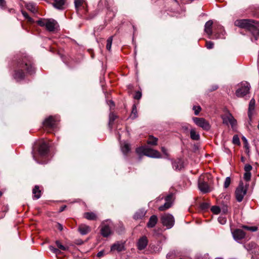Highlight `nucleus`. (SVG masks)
<instances>
[{
  "label": "nucleus",
  "instance_id": "obj_44",
  "mask_svg": "<svg viewBox=\"0 0 259 259\" xmlns=\"http://www.w3.org/2000/svg\"><path fill=\"white\" fill-rule=\"evenodd\" d=\"M50 250L53 252L56 253V254H59L60 252V251L59 249L56 248L52 246H50L49 247Z\"/></svg>",
  "mask_w": 259,
  "mask_h": 259
},
{
  "label": "nucleus",
  "instance_id": "obj_60",
  "mask_svg": "<svg viewBox=\"0 0 259 259\" xmlns=\"http://www.w3.org/2000/svg\"><path fill=\"white\" fill-rule=\"evenodd\" d=\"M66 206L65 205L62 206L60 209V211H63L66 208Z\"/></svg>",
  "mask_w": 259,
  "mask_h": 259
},
{
  "label": "nucleus",
  "instance_id": "obj_3",
  "mask_svg": "<svg viewBox=\"0 0 259 259\" xmlns=\"http://www.w3.org/2000/svg\"><path fill=\"white\" fill-rule=\"evenodd\" d=\"M37 24L40 26H45L50 32L57 30L59 26L57 22L53 19H40L37 21Z\"/></svg>",
  "mask_w": 259,
  "mask_h": 259
},
{
  "label": "nucleus",
  "instance_id": "obj_47",
  "mask_svg": "<svg viewBox=\"0 0 259 259\" xmlns=\"http://www.w3.org/2000/svg\"><path fill=\"white\" fill-rule=\"evenodd\" d=\"M214 44L211 41H207L206 42V47L208 49H212L213 47Z\"/></svg>",
  "mask_w": 259,
  "mask_h": 259
},
{
  "label": "nucleus",
  "instance_id": "obj_16",
  "mask_svg": "<svg viewBox=\"0 0 259 259\" xmlns=\"http://www.w3.org/2000/svg\"><path fill=\"white\" fill-rule=\"evenodd\" d=\"M233 237L236 241L243 239L245 236V232L240 229H236L233 231H232Z\"/></svg>",
  "mask_w": 259,
  "mask_h": 259
},
{
  "label": "nucleus",
  "instance_id": "obj_53",
  "mask_svg": "<svg viewBox=\"0 0 259 259\" xmlns=\"http://www.w3.org/2000/svg\"><path fill=\"white\" fill-rule=\"evenodd\" d=\"M105 254V252L104 250H101L98 252L97 256L99 257H102Z\"/></svg>",
  "mask_w": 259,
  "mask_h": 259
},
{
  "label": "nucleus",
  "instance_id": "obj_48",
  "mask_svg": "<svg viewBox=\"0 0 259 259\" xmlns=\"http://www.w3.org/2000/svg\"><path fill=\"white\" fill-rule=\"evenodd\" d=\"M252 168V166L249 164H246L244 166V170L245 172H250Z\"/></svg>",
  "mask_w": 259,
  "mask_h": 259
},
{
  "label": "nucleus",
  "instance_id": "obj_7",
  "mask_svg": "<svg viewBox=\"0 0 259 259\" xmlns=\"http://www.w3.org/2000/svg\"><path fill=\"white\" fill-rule=\"evenodd\" d=\"M250 88V84L248 82L242 83L240 88L236 91V96L239 98L243 97L249 93Z\"/></svg>",
  "mask_w": 259,
  "mask_h": 259
},
{
  "label": "nucleus",
  "instance_id": "obj_36",
  "mask_svg": "<svg viewBox=\"0 0 259 259\" xmlns=\"http://www.w3.org/2000/svg\"><path fill=\"white\" fill-rule=\"evenodd\" d=\"M111 225H113L112 221L110 220H107L102 222L101 227H110Z\"/></svg>",
  "mask_w": 259,
  "mask_h": 259
},
{
  "label": "nucleus",
  "instance_id": "obj_19",
  "mask_svg": "<svg viewBox=\"0 0 259 259\" xmlns=\"http://www.w3.org/2000/svg\"><path fill=\"white\" fill-rule=\"evenodd\" d=\"M146 211L144 209H140L134 215L133 218L136 220L142 219L145 215Z\"/></svg>",
  "mask_w": 259,
  "mask_h": 259
},
{
  "label": "nucleus",
  "instance_id": "obj_4",
  "mask_svg": "<svg viewBox=\"0 0 259 259\" xmlns=\"http://www.w3.org/2000/svg\"><path fill=\"white\" fill-rule=\"evenodd\" d=\"M136 152L139 154H143L152 158H160L161 157L158 151L149 148L139 147L137 148Z\"/></svg>",
  "mask_w": 259,
  "mask_h": 259
},
{
  "label": "nucleus",
  "instance_id": "obj_59",
  "mask_svg": "<svg viewBox=\"0 0 259 259\" xmlns=\"http://www.w3.org/2000/svg\"><path fill=\"white\" fill-rule=\"evenodd\" d=\"M119 229L117 230L116 231L119 234H121L122 233V232L123 231V230L124 228H118Z\"/></svg>",
  "mask_w": 259,
  "mask_h": 259
},
{
  "label": "nucleus",
  "instance_id": "obj_10",
  "mask_svg": "<svg viewBox=\"0 0 259 259\" xmlns=\"http://www.w3.org/2000/svg\"><path fill=\"white\" fill-rule=\"evenodd\" d=\"M161 219L164 226L172 227L175 224L174 217L170 214H165L162 215Z\"/></svg>",
  "mask_w": 259,
  "mask_h": 259
},
{
  "label": "nucleus",
  "instance_id": "obj_43",
  "mask_svg": "<svg viewBox=\"0 0 259 259\" xmlns=\"http://www.w3.org/2000/svg\"><path fill=\"white\" fill-rule=\"evenodd\" d=\"M233 143L236 145L240 144V140L238 136L234 135L233 137Z\"/></svg>",
  "mask_w": 259,
  "mask_h": 259
},
{
  "label": "nucleus",
  "instance_id": "obj_15",
  "mask_svg": "<svg viewBox=\"0 0 259 259\" xmlns=\"http://www.w3.org/2000/svg\"><path fill=\"white\" fill-rule=\"evenodd\" d=\"M148 240L146 236H143L140 237L137 242V247L139 250L145 249L148 245Z\"/></svg>",
  "mask_w": 259,
  "mask_h": 259
},
{
  "label": "nucleus",
  "instance_id": "obj_6",
  "mask_svg": "<svg viewBox=\"0 0 259 259\" xmlns=\"http://www.w3.org/2000/svg\"><path fill=\"white\" fill-rule=\"evenodd\" d=\"M247 187H244L243 183L240 182L235 191V197L239 202H241L244 196L246 194Z\"/></svg>",
  "mask_w": 259,
  "mask_h": 259
},
{
  "label": "nucleus",
  "instance_id": "obj_42",
  "mask_svg": "<svg viewBox=\"0 0 259 259\" xmlns=\"http://www.w3.org/2000/svg\"><path fill=\"white\" fill-rule=\"evenodd\" d=\"M251 178L250 172H245L244 174V179L246 181H250Z\"/></svg>",
  "mask_w": 259,
  "mask_h": 259
},
{
  "label": "nucleus",
  "instance_id": "obj_28",
  "mask_svg": "<svg viewBox=\"0 0 259 259\" xmlns=\"http://www.w3.org/2000/svg\"><path fill=\"white\" fill-rule=\"evenodd\" d=\"M121 151L124 154H127L130 151V145L126 143H124L121 146Z\"/></svg>",
  "mask_w": 259,
  "mask_h": 259
},
{
  "label": "nucleus",
  "instance_id": "obj_11",
  "mask_svg": "<svg viewBox=\"0 0 259 259\" xmlns=\"http://www.w3.org/2000/svg\"><path fill=\"white\" fill-rule=\"evenodd\" d=\"M125 241H119L115 242L111 246L110 251L119 252L124 251L125 250Z\"/></svg>",
  "mask_w": 259,
  "mask_h": 259
},
{
  "label": "nucleus",
  "instance_id": "obj_29",
  "mask_svg": "<svg viewBox=\"0 0 259 259\" xmlns=\"http://www.w3.org/2000/svg\"><path fill=\"white\" fill-rule=\"evenodd\" d=\"M158 139L152 136H149L147 141V143L152 145H156L157 144Z\"/></svg>",
  "mask_w": 259,
  "mask_h": 259
},
{
  "label": "nucleus",
  "instance_id": "obj_41",
  "mask_svg": "<svg viewBox=\"0 0 259 259\" xmlns=\"http://www.w3.org/2000/svg\"><path fill=\"white\" fill-rule=\"evenodd\" d=\"M254 105H255V100L253 99H252L249 102V110L250 111L251 110H253L254 108Z\"/></svg>",
  "mask_w": 259,
  "mask_h": 259
},
{
  "label": "nucleus",
  "instance_id": "obj_55",
  "mask_svg": "<svg viewBox=\"0 0 259 259\" xmlns=\"http://www.w3.org/2000/svg\"><path fill=\"white\" fill-rule=\"evenodd\" d=\"M108 104L109 105L111 109L114 107V103L112 100L108 101Z\"/></svg>",
  "mask_w": 259,
  "mask_h": 259
},
{
  "label": "nucleus",
  "instance_id": "obj_8",
  "mask_svg": "<svg viewBox=\"0 0 259 259\" xmlns=\"http://www.w3.org/2000/svg\"><path fill=\"white\" fill-rule=\"evenodd\" d=\"M194 123L203 130L208 131L210 128L209 123L203 118L194 117L193 118Z\"/></svg>",
  "mask_w": 259,
  "mask_h": 259
},
{
  "label": "nucleus",
  "instance_id": "obj_56",
  "mask_svg": "<svg viewBox=\"0 0 259 259\" xmlns=\"http://www.w3.org/2000/svg\"><path fill=\"white\" fill-rule=\"evenodd\" d=\"M246 229L247 230H249L251 232H255L257 230L258 228H244Z\"/></svg>",
  "mask_w": 259,
  "mask_h": 259
},
{
  "label": "nucleus",
  "instance_id": "obj_9",
  "mask_svg": "<svg viewBox=\"0 0 259 259\" xmlns=\"http://www.w3.org/2000/svg\"><path fill=\"white\" fill-rule=\"evenodd\" d=\"M205 176H201L198 180V188L201 192L206 193L210 191V188L208 184L204 181Z\"/></svg>",
  "mask_w": 259,
  "mask_h": 259
},
{
  "label": "nucleus",
  "instance_id": "obj_17",
  "mask_svg": "<svg viewBox=\"0 0 259 259\" xmlns=\"http://www.w3.org/2000/svg\"><path fill=\"white\" fill-rule=\"evenodd\" d=\"M212 24L213 21L212 20H209L205 23L204 25V31L209 38H210L213 33L212 30Z\"/></svg>",
  "mask_w": 259,
  "mask_h": 259
},
{
  "label": "nucleus",
  "instance_id": "obj_58",
  "mask_svg": "<svg viewBox=\"0 0 259 259\" xmlns=\"http://www.w3.org/2000/svg\"><path fill=\"white\" fill-rule=\"evenodd\" d=\"M221 211H222V212L224 213H226L228 211V209H227V206H224L222 209H221Z\"/></svg>",
  "mask_w": 259,
  "mask_h": 259
},
{
  "label": "nucleus",
  "instance_id": "obj_23",
  "mask_svg": "<svg viewBox=\"0 0 259 259\" xmlns=\"http://www.w3.org/2000/svg\"><path fill=\"white\" fill-rule=\"evenodd\" d=\"M32 193L33 194V197L35 199H38L40 197L41 191L38 186H35L34 188L32 190Z\"/></svg>",
  "mask_w": 259,
  "mask_h": 259
},
{
  "label": "nucleus",
  "instance_id": "obj_61",
  "mask_svg": "<svg viewBox=\"0 0 259 259\" xmlns=\"http://www.w3.org/2000/svg\"><path fill=\"white\" fill-rule=\"evenodd\" d=\"M161 150L164 154H166V149L164 147L161 148Z\"/></svg>",
  "mask_w": 259,
  "mask_h": 259
},
{
  "label": "nucleus",
  "instance_id": "obj_35",
  "mask_svg": "<svg viewBox=\"0 0 259 259\" xmlns=\"http://www.w3.org/2000/svg\"><path fill=\"white\" fill-rule=\"evenodd\" d=\"M210 209L215 214H218L221 211V209L218 206H213Z\"/></svg>",
  "mask_w": 259,
  "mask_h": 259
},
{
  "label": "nucleus",
  "instance_id": "obj_64",
  "mask_svg": "<svg viewBox=\"0 0 259 259\" xmlns=\"http://www.w3.org/2000/svg\"><path fill=\"white\" fill-rule=\"evenodd\" d=\"M218 88V87H215V88L213 89V90H216Z\"/></svg>",
  "mask_w": 259,
  "mask_h": 259
},
{
  "label": "nucleus",
  "instance_id": "obj_26",
  "mask_svg": "<svg viewBox=\"0 0 259 259\" xmlns=\"http://www.w3.org/2000/svg\"><path fill=\"white\" fill-rule=\"evenodd\" d=\"M84 217L89 220H95L97 218L96 214L93 212H87L84 213Z\"/></svg>",
  "mask_w": 259,
  "mask_h": 259
},
{
  "label": "nucleus",
  "instance_id": "obj_50",
  "mask_svg": "<svg viewBox=\"0 0 259 259\" xmlns=\"http://www.w3.org/2000/svg\"><path fill=\"white\" fill-rule=\"evenodd\" d=\"M218 221L221 225H224L226 222V219L225 218L220 217L218 218Z\"/></svg>",
  "mask_w": 259,
  "mask_h": 259
},
{
  "label": "nucleus",
  "instance_id": "obj_45",
  "mask_svg": "<svg viewBox=\"0 0 259 259\" xmlns=\"http://www.w3.org/2000/svg\"><path fill=\"white\" fill-rule=\"evenodd\" d=\"M162 230L160 228H157V229H154V235L155 236H159L162 234Z\"/></svg>",
  "mask_w": 259,
  "mask_h": 259
},
{
  "label": "nucleus",
  "instance_id": "obj_2",
  "mask_svg": "<svg viewBox=\"0 0 259 259\" xmlns=\"http://www.w3.org/2000/svg\"><path fill=\"white\" fill-rule=\"evenodd\" d=\"M18 70L15 72L14 78L17 80H21L24 78L23 70H25L30 74L35 72V68L32 65L31 60L25 56L21 62L18 63Z\"/></svg>",
  "mask_w": 259,
  "mask_h": 259
},
{
  "label": "nucleus",
  "instance_id": "obj_5",
  "mask_svg": "<svg viewBox=\"0 0 259 259\" xmlns=\"http://www.w3.org/2000/svg\"><path fill=\"white\" fill-rule=\"evenodd\" d=\"M59 119L57 116H50L43 122L44 127L46 129H55L57 127V122Z\"/></svg>",
  "mask_w": 259,
  "mask_h": 259
},
{
  "label": "nucleus",
  "instance_id": "obj_32",
  "mask_svg": "<svg viewBox=\"0 0 259 259\" xmlns=\"http://www.w3.org/2000/svg\"><path fill=\"white\" fill-rule=\"evenodd\" d=\"M113 41V36L109 37L107 40L106 49L108 51H110L111 49V46Z\"/></svg>",
  "mask_w": 259,
  "mask_h": 259
},
{
  "label": "nucleus",
  "instance_id": "obj_54",
  "mask_svg": "<svg viewBox=\"0 0 259 259\" xmlns=\"http://www.w3.org/2000/svg\"><path fill=\"white\" fill-rule=\"evenodd\" d=\"M22 14L26 19L31 20V18L29 17L28 14L26 12L22 11Z\"/></svg>",
  "mask_w": 259,
  "mask_h": 259
},
{
  "label": "nucleus",
  "instance_id": "obj_13",
  "mask_svg": "<svg viewBox=\"0 0 259 259\" xmlns=\"http://www.w3.org/2000/svg\"><path fill=\"white\" fill-rule=\"evenodd\" d=\"M213 33V38L218 39L225 38V31L223 27L220 24H218L215 26Z\"/></svg>",
  "mask_w": 259,
  "mask_h": 259
},
{
  "label": "nucleus",
  "instance_id": "obj_62",
  "mask_svg": "<svg viewBox=\"0 0 259 259\" xmlns=\"http://www.w3.org/2000/svg\"><path fill=\"white\" fill-rule=\"evenodd\" d=\"M60 231H62L63 230V228H59Z\"/></svg>",
  "mask_w": 259,
  "mask_h": 259
},
{
  "label": "nucleus",
  "instance_id": "obj_24",
  "mask_svg": "<svg viewBox=\"0 0 259 259\" xmlns=\"http://www.w3.org/2000/svg\"><path fill=\"white\" fill-rule=\"evenodd\" d=\"M183 166V162L180 159H178L172 162V167L176 170H180Z\"/></svg>",
  "mask_w": 259,
  "mask_h": 259
},
{
  "label": "nucleus",
  "instance_id": "obj_27",
  "mask_svg": "<svg viewBox=\"0 0 259 259\" xmlns=\"http://www.w3.org/2000/svg\"><path fill=\"white\" fill-rule=\"evenodd\" d=\"M25 7L28 10L31 11L33 13H35L37 11L35 5L32 3L26 4Z\"/></svg>",
  "mask_w": 259,
  "mask_h": 259
},
{
  "label": "nucleus",
  "instance_id": "obj_34",
  "mask_svg": "<svg viewBox=\"0 0 259 259\" xmlns=\"http://www.w3.org/2000/svg\"><path fill=\"white\" fill-rule=\"evenodd\" d=\"M131 117L132 118H135L137 117V110L136 106L135 104L133 106Z\"/></svg>",
  "mask_w": 259,
  "mask_h": 259
},
{
  "label": "nucleus",
  "instance_id": "obj_40",
  "mask_svg": "<svg viewBox=\"0 0 259 259\" xmlns=\"http://www.w3.org/2000/svg\"><path fill=\"white\" fill-rule=\"evenodd\" d=\"M201 109V108L199 106H194L193 107V110L194 111V113L196 115H197L199 113Z\"/></svg>",
  "mask_w": 259,
  "mask_h": 259
},
{
  "label": "nucleus",
  "instance_id": "obj_33",
  "mask_svg": "<svg viewBox=\"0 0 259 259\" xmlns=\"http://www.w3.org/2000/svg\"><path fill=\"white\" fill-rule=\"evenodd\" d=\"M210 205L209 202H204L200 204V207L203 210H206L209 207Z\"/></svg>",
  "mask_w": 259,
  "mask_h": 259
},
{
  "label": "nucleus",
  "instance_id": "obj_63",
  "mask_svg": "<svg viewBox=\"0 0 259 259\" xmlns=\"http://www.w3.org/2000/svg\"><path fill=\"white\" fill-rule=\"evenodd\" d=\"M241 160L242 161H244V158L243 157H241Z\"/></svg>",
  "mask_w": 259,
  "mask_h": 259
},
{
  "label": "nucleus",
  "instance_id": "obj_57",
  "mask_svg": "<svg viewBox=\"0 0 259 259\" xmlns=\"http://www.w3.org/2000/svg\"><path fill=\"white\" fill-rule=\"evenodd\" d=\"M242 140H243V142H244L245 147H246L247 148H248V144L247 139L244 137H243L242 138Z\"/></svg>",
  "mask_w": 259,
  "mask_h": 259
},
{
  "label": "nucleus",
  "instance_id": "obj_25",
  "mask_svg": "<svg viewBox=\"0 0 259 259\" xmlns=\"http://www.w3.org/2000/svg\"><path fill=\"white\" fill-rule=\"evenodd\" d=\"M190 138L191 139L193 140L197 141L200 139V136L198 133H197L195 130L194 128H192L190 130Z\"/></svg>",
  "mask_w": 259,
  "mask_h": 259
},
{
  "label": "nucleus",
  "instance_id": "obj_21",
  "mask_svg": "<svg viewBox=\"0 0 259 259\" xmlns=\"http://www.w3.org/2000/svg\"><path fill=\"white\" fill-rule=\"evenodd\" d=\"M158 221V218L156 215H152L147 224V227H155Z\"/></svg>",
  "mask_w": 259,
  "mask_h": 259
},
{
  "label": "nucleus",
  "instance_id": "obj_52",
  "mask_svg": "<svg viewBox=\"0 0 259 259\" xmlns=\"http://www.w3.org/2000/svg\"><path fill=\"white\" fill-rule=\"evenodd\" d=\"M142 97V94L140 92H137L134 96V98L135 99L139 100Z\"/></svg>",
  "mask_w": 259,
  "mask_h": 259
},
{
  "label": "nucleus",
  "instance_id": "obj_37",
  "mask_svg": "<svg viewBox=\"0 0 259 259\" xmlns=\"http://www.w3.org/2000/svg\"><path fill=\"white\" fill-rule=\"evenodd\" d=\"M189 124L185 123L182 125L181 130L184 133H187L189 130Z\"/></svg>",
  "mask_w": 259,
  "mask_h": 259
},
{
  "label": "nucleus",
  "instance_id": "obj_20",
  "mask_svg": "<svg viewBox=\"0 0 259 259\" xmlns=\"http://www.w3.org/2000/svg\"><path fill=\"white\" fill-rule=\"evenodd\" d=\"M101 234L104 237H108L112 234L110 228H101Z\"/></svg>",
  "mask_w": 259,
  "mask_h": 259
},
{
  "label": "nucleus",
  "instance_id": "obj_51",
  "mask_svg": "<svg viewBox=\"0 0 259 259\" xmlns=\"http://www.w3.org/2000/svg\"><path fill=\"white\" fill-rule=\"evenodd\" d=\"M73 242L74 244L78 245H82L83 243V241L81 239H75Z\"/></svg>",
  "mask_w": 259,
  "mask_h": 259
},
{
  "label": "nucleus",
  "instance_id": "obj_1",
  "mask_svg": "<svg viewBox=\"0 0 259 259\" xmlns=\"http://www.w3.org/2000/svg\"><path fill=\"white\" fill-rule=\"evenodd\" d=\"M234 24L239 27L246 29L249 30L253 36L251 38V41H256L259 36V22H255L250 19L237 20Z\"/></svg>",
  "mask_w": 259,
  "mask_h": 259
},
{
  "label": "nucleus",
  "instance_id": "obj_46",
  "mask_svg": "<svg viewBox=\"0 0 259 259\" xmlns=\"http://www.w3.org/2000/svg\"><path fill=\"white\" fill-rule=\"evenodd\" d=\"M83 0H74V5L75 8L77 9L80 7L83 3Z\"/></svg>",
  "mask_w": 259,
  "mask_h": 259
},
{
  "label": "nucleus",
  "instance_id": "obj_30",
  "mask_svg": "<svg viewBox=\"0 0 259 259\" xmlns=\"http://www.w3.org/2000/svg\"><path fill=\"white\" fill-rule=\"evenodd\" d=\"M56 244L58 248V249H59V250L60 249L63 251H66L68 250L69 249V247L68 246L62 245L61 243L58 240H57L56 241Z\"/></svg>",
  "mask_w": 259,
  "mask_h": 259
},
{
  "label": "nucleus",
  "instance_id": "obj_38",
  "mask_svg": "<svg viewBox=\"0 0 259 259\" xmlns=\"http://www.w3.org/2000/svg\"><path fill=\"white\" fill-rule=\"evenodd\" d=\"M116 116L115 114H114L112 113H110V115H109V124L111 125L113 122V121L116 119Z\"/></svg>",
  "mask_w": 259,
  "mask_h": 259
},
{
  "label": "nucleus",
  "instance_id": "obj_49",
  "mask_svg": "<svg viewBox=\"0 0 259 259\" xmlns=\"http://www.w3.org/2000/svg\"><path fill=\"white\" fill-rule=\"evenodd\" d=\"M0 7L2 9H6V2L5 0H0Z\"/></svg>",
  "mask_w": 259,
  "mask_h": 259
},
{
  "label": "nucleus",
  "instance_id": "obj_14",
  "mask_svg": "<svg viewBox=\"0 0 259 259\" xmlns=\"http://www.w3.org/2000/svg\"><path fill=\"white\" fill-rule=\"evenodd\" d=\"M222 119L223 120V123L224 124H226L227 125H228V124H230L232 127L234 126L237 122L236 120L230 113H228L225 115L223 116Z\"/></svg>",
  "mask_w": 259,
  "mask_h": 259
},
{
  "label": "nucleus",
  "instance_id": "obj_12",
  "mask_svg": "<svg viewBox=\"0 0 259 259\" xmlns=\"http://www.w3.org/2000/svg\"><path fill=\"white\" fill-rule=\"evenodd\" d=\"M165 203L163 205L160 206L158 207V210L160 211H164L170 208L172 204L173 195L172 194H169L164 198Z\"/></svg>",
  "mask_w": 259,
  "mask_h": 259
},
{
  "label": "nucleus",
  "instance_id": "obj_18",
  "mask_svg": "<svg viewBox=\"0 0 259 259\" xmlns=\"http://www.w3.org/2000/svg\"><path fill=\"white\" fill-rule=\"evenodd\" d=\"M49 146L45 142H42L39 146L38 152L41 156H45L48 152Z\"/></svg>",
  "mask_w": 259,
  "mask_h": 259
},
{
  "label": "nucleus",
  "instance_id": "obj_22",
  "mask_svg": "<svg viewBox=\"0 0 259 259\" xmlns=\"http://www.w3.org/2000/svg\"><path fill=\"white\" fill-rule=\"evenodd\" d=\"M65 0H55L53 4L54 6L60 10H62L64 9V6L65 5Z\"/></svg>",
  "mask_w": 259,
  "mask_h": 259
},
{
  "label": "nucleus",
  "instance_id": "obj_39",
  "mask_svg": "<svg viewBox=\"0 0 259 259\" xmlns=\"http://www.w3.org/2000/svg\"><path fill=\"white\" fill-rule=\"evenodd\" d=\"M231 183V179L229 177H228L226 178L225 182H224V188H227Z\"/></svg>",
  "mask_w": 259,
  "mask_h": 259
},
{
  "label": "nucleus",
  "instance_id": "obj_31",
  "mask_svg": "<svg viewBox=\"0 0 259 259\" xmlns=\"http://www.w3.org/2000/svg\"><path fill=\"white\" fill-rule=\"evenodd\" d=\"M78 232L82 235H86L90 231V228H78Z\"/></svg>",
  "mask_w": 259,
  "mask_h": 259
}]
</instances>
